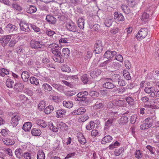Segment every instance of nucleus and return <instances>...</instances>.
Wrapping results in <instances>:
<instances>
[{
  "label": "nucleus",
  "mask_w": 159,
  "mask_h": 159,
  "mask_svg": "<svg viewBox=\"0 0 159 159\" xmlns=\"http://www.w3.org/2000/svg\"><path fill=\"white\" fill-rule=\"evenodd\" d=\"M94 52L95 54H99L102 51L103 46L102 41L98 40L96 41L94 45Z\"/></svg>",
  "instance_id": "obj_5"
},
{
  "label": "nucleus",
  "mask_w": 159,
  "mask_h": 159,
  "mask_svg": "<svg viewBox=\"0 0 159 159\" xmlns=\"http://www.w3.org/2000/svg\"><path fill=\"white\" fill-rule=\"evenodd\" d=\"M37 124L42 128H45L47 126V124L45 121L41 120H37Z\"/></svg>",
  "instance_id": "obj_49"
},
{
  "label": "nucleus",
  "mask_w": 159,
  "mask_h": 159,
  "mask_svg": "<svg viewBox=\"0 0 159 159\" xmlns=\"http://www.w3.org/2000/svg\"><path fill=\"white\" fill-rule=\"evenodd\" d=\"M56 125L57 126L58 129H59L62 131L66 130L68 129V126L65 123L63 122H58Z\"/></svg>",
  "instance_id": "obj_17"
},
{
  "label": "nucleus",
  "mask_w": 159,
  "mask_h": 159,
  "mask_svg": "<svg viewBox=\"0 0 159 159\" xmlns=\"http://www.w3.org/2000/svg\"><path fill=\"white\" fill-rule=\"evenodd\" d=\"M94 122L91 121L89 123V124L88 125L86 126V129L87 130H90L94 128Z\"/></svg>",
  "instance_id": "obj_55"
},
{
  "label": "nucleus",
  "mask_w": 159,
  "mask_h": 159,
  "mask_svg": "<svg viewBox=\"0 0 159 159\" xmlns=\"http://www.w3.org/2000/svg\"><path fill=\"white\" fill-rule=\"evenodd\" d=\"M45 33L47 35L50 37L52 36L54 34H56L55 31L49 29H47Z\"/></svg>",
  "instance_id": "obj_57"
},
{
  "label": "nucleus",
  "mask_w": 159,
  "mask_h": 159,
  "mask_svg": "<svg viewBox=\"0 0 159 159\" xmlns=\"http://www.w3.org/2000/svg\"><path fill=\"white\" fill-rule=\"evenodd\" d=\"M116 54L117 52L115 51L107 50L104 54L103 57L107 59L110 58L111 59L114 56L116 55Z\"/></svg>",
  "instance_id": "obj_12"
},
{
  "label": "nucleus",
  "mask_w": 159,
  "mask_h": 159,
  "mask_svg": "<svg viewBox=\"0 0 159 159\" xmlns=\"http://www.w3.org/2000/svg\"><path fill=\"white\" fill-rule=\"evenodd\" d=\"M91 102V100L88 97H80V105L87 106Z\"/></svg>",
  "instance_id": "obj_14"
},
{
  "label": "nucleus",
  "mask_w": 159,
  "mask_h": 159,
  "mask_svg": "<svg viewBox=\"0 0 159 159\" xmlns=\"http://www.w3.org/2000/svg\"><path fill=\"white\" fill-rule=\"evenodd\" d=\"M112 139V137L111 136L106 135L102 138L101 142L103 144H105L107 143L110 142Z\"/></svg>",
  "instance_id": "obj_20"
},
{
  "label": "nucleus",
  "mask_w": 159,
  "mask_h": 159,
  "mask_svg": "<svg viewBox=\"0 0 159 159\" xmlns=\"http://www.w3.org/2000/svg\"><path fill=\"white\" fill-rule=\"evenodd\" d=\"M62 82L65 85L70 88H73L74 87V85L70 82H69L65 80H62Z\"/></svg>",
  "instance_id": "obj_60"
},
{
  "label": "nucleus",
  "mask_w": 159,
  "mask_h": 159,
  "mask_svg": "<svg viewBox=\"0 0 159 159\" xmlns=\"http://www.w3.org/2000/svg\"><path fill=\"white\" fill-rule=\"evenodd\" d=\"M120 146V143L116 141L114 143H112L108 146V148L111 150H112L114 148H116L117 147Z\"/></svg>",
  "instance_id": "obj_43"
},
{
  "label": "nucleus",
  "mask_w": 159,
  "mask_h": 159,
  "mask_svg": "<svg viewBox=\"0 0 159 159\" xmlns=\"http://www.w3.org/2000/svg\"><path fill=\"white\" fill-rule=\"evenodd\" d=\"M125 101L124 100L120 99L114 100L112 102H110L108 104H110L111 105L110 107H112L113 106H115L116 107H120L123 106L125 104Z\"/></svg>",
  "instance_id": "obj_9"
},
{
  "label": "nucleus",
  "mask_w": 159,
  "mask_h": 159,
  "mask_svg": "<svg viewBox=\"0 0 159 159\" xmlns=\"http://www.w3.org/2000/svg\"><path fill=\"white\" fill-rule=\"evenodd\" d=\"M17 29L18 28L16 25L11 23L7 25L5 28V30L9 33L13 32L16 31Z\"/></svg>",
  "instance_id": "obj_11"
},
{
  "label": "nucleus",
  "mask_w": 159,
  "mask_h": 159,
  "mask_svg": "<svg viewBox=\"0 0 159 159\" xmlns=\"http://www.w3.org/2000/svg\"><path fill=\"white\" fill-rule=\"evenodd\" d=\"M2 140L4 144L7 145H13L15 143L13 140L8 138H5Z\"/></svg>",
  "instance_id": "obj_28"
},
{
  "label": "nucleus",
  "mask_w": 159,
  "mask_h": 159,
  "mask_svg": "<svg viewBox=\"0 0 159 159\" xmlns=\"http://www.w3.org/2000/svg\"><path fill=\"white\" fill-rule=\"evenodd\" d=\"M128 121V119L127 117L125 116H124L120 118L118 120V123L120 125L122 126L125 125Z\"/></svg>",
  "instance_id": "obj_19"
},
{
  "label": "nucleus",
  "mask_w": 159,
  "mask_h": 159,
  "mask_svg": "<svg viewBox=\"0 0 159 159\" xmlns=\"http://www.w3.org/2000/svg\"><path fill=\"white\" fill-rule=\"evenodd\" d=\"M104 106V104L103 103L97 101L93 106V108L94 109L97 110L102 108Z\"/></svg>",
  "instance_id": "obj_32"
},
{
  "label": "nucleus",
  "mask_w": 159,
  "mask_h": 159,
  "mask_svg": "<svg viewBox=\"0 0 159 159\" xmlns=\"http://www.w3.org/2000/svg\"><path fill=\"white\" fill-rule=\"evenodd\" d=\"M23 84L21 83L18 82L14 84L13 89L16 92H18L20 89H22L24 88Z\"/></svg>",
  "instance_id": "obj_21"
},
{
  "label": "nucleus",
  "mask_w": 159,
  "mask_h": 159,
  "mask_svg": "<svg viewBox=\"0 0 159 159\" xmlns=\"http://www.w3.org/2000/svg\"><path fill=\"white\" fill-rule=\"evenodd\" d=\"M66 26L68 30L74 32L75 34L74 36L75 38L79 39L80 33L77 31V27L74 23L71 21L68 22L66 24Z\"/></svg>",
  "instance_id": "obj_2"
},
{
  "label": "nucleus",
  "mask_w": 159,
  "mask_h": 159,
  "mask_svg": "<svg viewBox=\"0 0 159 159\" xmlns=\"http://www.w3.org/2000/svg\"><path fill=\"white\" fill-rule=\"evenodd\" d=\"M155 88L153 87H146L144 90V91L147 93H150L152 91H155Z\"/></svg>",
  "instance_id": "obj_54"
},
{
  "label": "nucleus",
  "mask_w": 159,
  "mask_h": 159,
  "mask_svg": "<svg viewBox=\"0 0 159 159\" xmlns=\"http://www.w3.org/2000/svg\"><path fill=\"white\" fill-rule=\"evenodd\" d=\"M148 32V30L146 28L141 29L136 35L137 39L139 40L143 39L147 36Z\"/></svg>",
  "instance_id": "obj_4"
},
{
  "label": "nucleus",
  "mask_w": 159,
  "mask_h": 159,
  "mask_svg": "<svg viewBox=\"0 0 159 159\" xmlns=\"http://www.w3.org/2000/svg\"><path fill=\"white\" fill-rule=\"evenodd\" d=\"M124 151L123 147H120L119 149H116L115 151V154L116 156L120 155Z\"/></svg>",
  "instance_id": "obj_52"
},
{
  "label": "nucleus",
  "mask_w": 159,
  "mask_h": 159,
  "mask_svg": "<svg viewBox=\"0 0 159 159\" xmlns=\"http://www.w3.org/2000/svg\"><path fill=\"white\" fill-rule=\"evenodd\" d=\"M53 109V107L52 105H49L44 109V112L45 114H48L51 113Z\"/></svg>",
  "instance_id": "obj_40"
},
{
  "label": "nucleus",
  "mask_w": 159,
  "mask_h": 159,
  "mask_svg": "<svg viewBox=\"0 0 159 159\" xmlns=\"http://www.w3.org/2000/svg\"><path fill=\"white\" fill-rule=\"evenodd\" d=\"M111 19L106 18L104 24L107 27H109L112 24V21Z\"/></svg>",
  "instance_id": "obj_46"
},
{
  "label": "nucleus",
  "mask_w": 159,
  "mask_h": 159,
  "mask_svg": "<svg viewBox=\"0 0 159 159\" xmlns=\"http://www.w3.org/2000/svg\"><path fill=\"white\" fill-rule=\"evenodd\" d=\"M37 8L33 6H29L27 7L26 11L28 13H33L37 11Z\"/></svg>",
  "instance_id": "obj_31"
},
{
  "label": "nucleus",
  "mask_w": 159,
  "mask_h": 159,
  "mask_svg": "<svg viewBox=\"0 0 159 159\" xmlns=\"http://www.w3.org/2000/svg\"><path fill=\"white\" fill-rule=\"evenodd\" d=\"M11 7L14 10L20 11L22 10L23 8L18 3L14 2L11 5Z\"/></svg>",
  "instance_id": "obj_18"
},
{
  "label": "nucleus",
  "mask_w": 159,
  "mask_h": 159,
  "mask_svg": "<svg viewBox=\"0 0 159 159\" xmlns=\"http://www.w3.org/2000/svg\"><path fill=\"white\" fill-rule=\"evenodd\" d=\"M115 120V119H109L105 122L104 128L106 129H109L110 126L114 125L113 122Z\"/></svg>",
  "instance_id": "obj_16"
},
{
  "label": "nucleus",
  "mask_w": 159,
  "mask_h": 159,
  "mask_svg": "<svg viewBox=\"0 0 159 159\" xmlns=\"http://www.w3.org/2000/svg\"><path fill=\"white\" fill-rule=\"evenodd\" d=\"M32 127L31 123L30 122H27L24 123L23 126V129L25 131H29Z\"/></svg>",
  "instance_id": "obj_29"
},
{
  "label": "nucleus",
  "mask_w": 159,
  "mask_h": 159,
  "mask_svg": "<svg viewBox=\"0 0 159 159\" xmlns=\"http://www.w3.org/2000/svg\"><path fill=\"white\" fill-rule=\"evenodd\" d=\"M91 135L93 137H95L97 136L100 135L99 131L96 129H93L91 131Z\"/></svg>",
  "instance_id": "obj_58"
},
{
  "label": "nucleus",
  "mask_w": 159,
  "mask_h": 159,
  "mask_svg": "<svg viewBox=\"0 0 159 159\" xmlns=\"http://www.w3.org/2000/svg\"><path fill=\"white\" fill-rule=\"evenodd\" d=\"M146 148L148 149L152 154H154L156 149L154 147H152L150 145H148L146 146Z\"/></svg>",
  "instance_id": "obj_59"
},
{
  "label": "nucleus",
  "mask_w": 159,
  "mask_h": 159,
  "mask_svg": "<svg viewBox=\"0 0 159 159\" xmlns=\"http://www.w3.org/2000/svg\"><path fill=\"white\" fill-rule=\"evenodd\" d=\"M48 126L50 130H52L53 132L56 133L58 132V130L57 126H55L52 123H49Z\"/></svg>",
  "instance_id": "obj_34"
},
{
  "label": "nucleus",
  "mask_w": 159,
  "mask_h": 159,
  "mask_svg": "<svg viewBox=\"0 0 159 159\" xmlns=\"http://www.w3.org/2000/svg\"><path fill=\"white\" fill-rule=\"evenodd\" d=\"M46 19L49 23L54 24L56 22V19L53 16L50 15L47 16Z\"/></svg>",
  "instance_id": "obj_27"
},
{
  "label": "nucleus",
  "mask_w": 159,
  "mask_h": 159,
  "mask_svg": "<svg viewBox=\"0 0 159 159\" xmlns=\"http://www.w3.org/2000/svg\"><path fill=\"white\" fill-rule=\"evenodd\" d=\"M63 104L64 106L68 108H71L73 106V103L71 101H64L63 102Z\"/></svg>",
  "instance_id": "obj_39"
},
{
  "label": "nucleus",
  "mask_w": 159,
  "mask_h": 159,
  "mask_svg": "<svg viewBox=\"0 0 159 159\" xmlns=\"http://www.w3.org/2000/svg\"><path fill=\"white\" fill-rule=\"evenodd\" d=\"M52 85L54 88L56 89L58 91L61 93H62L63 92L64 90V88L63 86L60 84L54 83L52 84Z\"/></svg>",
  "instance_id": "obj_23"
},
{
  "label": "nucleus",
  "mask_w": 159,
  "mask_h": 159,
  "mask_svg": "<svg viewBox=\"0 0 159 159\" xmlns=\"http://www.w3.org/2000/svg\"><path fill=\"white\" fill-rule=\"evenodd\" d=\"M15 153L16 157L18 159H20L23 155V150L20 148H17L15 150Z\"/></svg>",
  "instance_id": "obj_24"
},
{
  "label": "nucleus",
  "mask_w": 159,
  "mask_h": 159,
  "mask_svg": "<svg viewBox=\"0 0 159 159\" xmlns=\"http://www.w3.org/2000/svg\"><path fill=\"white\" fill-rule=\"evenodd\" d=\"M120 76L119 75L114 74L112 76L111 78V81L112 82L117 83Z\"/></svg>",
  "instance_id": "obj_51"
},
{
  "label": "nucleus",
  "mask_w": 159,
  "mask_h": 159,
  "mask_svg": "<svg viewBox=\"0 0 159 159\" xmlns=\"http://www.w3.org/2000/svg\"><path fill=\"white\" fill-rule=\"evenodd\" d=\"M37 159H45V156L43 150H39L37 154Z\"/></svg>",
  "instance_id": "obj_36"
},
{
  "label": "nucleus",
  "mask_w": 159,
  "mask_h": 159,
  "mask_svg": "<svg viewBox=\"0 0 159 159\" xmlns=\"http://www.w3.org/2000/svg\"><path fill=\"white\" fill-rule=\"evenodd\" d=\"M81 80L84 84H87L89 81L88 75L86 74L83 75L81 77Z\"/></svg>",
  "instance_id": "obj_48"
},
{
  "label": "nucleus",
  "mask_w": 159,
  "mask_h": 159,
  "mask_svg": "<svg viewBox=\"0 0 159 159\" xmlns=\"http://www.w3.org/2000/svg\"><path fill=\"white\" fill-rule=\"evenodd\" d=\"M66 111L64 109L58 110L56 112V116L57 118H61L65 115Z\"/></svg>",
  "instance_id": "obj_26"
},
{
  "label": "nucleus",
  "mask_w": 159,
  "mask_h": 159,
  "mask_svg": "<svg viewBox=\"0 0 159 159\" xmlns=\"http://www.w3.org/2000/svg\"><path fill=\"white\" fill-rule=\"evenodd\" d=\"M114 19L118 21H123L124 20V17L122 14L118 12H114Z\"/></svg>",
  "instance_id": "obj_15"
},
{
  "label": "nucleus",
  "mask_w": 159,
  "mask_h": 159,
  "mask_svg": "<svg viewBox=\"0 0 159 159\" xmlns=\"http://www.w3.org/2000/svg\"><path fill=\"white\" fill-rule=\"evenodd\" d=\"M21 77L23 81L27 82L28 80V79L30 77L29 72L26 71H23L21 74Z\"/></svg>",
  "instance_id": "obj_22"
},
{
  "label": "nucleus",
  "mask_w": 159,
  "mask_h": 159,
  "mask_svg": "<svg viewBox=\"0 0 159 159\" xmlns=\"http://www.w3.org/2000/svg\"><path fill=\"white\" fill-rule=\"evenodd\" d=\"M20 30L26 33H29L31 32L30 29L29 27L30 24L25 23L23 22H21L19 24Z\"/></svg>",
  "instance_id": "obj_10"
},
{
  "label": "nucleus",
  "mask_w": 159,
  "mask_h": 159,
  "mask_svg": "<svg viewBox=\"0 0 159 159\" xmlns=\"http://www.w3.org/2000/svg\"><path fill=\"white\" fill-rule=\"evenodd\" d=\"M101 73L99 69H95L90 73V76L92 78H95L100 75Z\"/></svg>",
  "instance_id": "obj_30"
},
{
  "label": "nucleus",
  "mask_w": 159,
  "mask_h": 159,
  "mask_svg": "<svg viewBox=\"0 0 159 159\" xmlns=\"http://www.w3.org/2000/svg\"><path fill=\"white\" fill-rule=\"evenodd\" d=\"M32 134L34 136H39L41 134V130L36 128H34L31 130Z\"/></svg>",
  "instance_id": "obj_33"
},
{
  "label": "nucleus",
  "mask_w": 159,
  "mask_h": 159,
  "mask_svg": "<svg viewBox=\"0 0 159 159\" xmlns=\"http://www.w3.org/2000/svg\"><path fill=\"white\" fill-rule=\"evenodd\" d=\"M135 155L136 158L139 159L142 157L143 153L140 150H137L135 152Z\"/></svg>",
  "instance_id": "obj_53"
},
{
  "label": "nucleus",
  "mask_w": 159,
  "mask_h": 159,
  "mask_svg": "<svg viewBox=\"0 0 159 159\" xmlns=\"http://www.w3.org/2000/svg\"><path fill=\"white\" fill-rule=\"evenodd\" d=\"M105 82L102 85V86L107 89H112L116 88V86L112 83L111 79L106 78L105 80Z\"/></svg>",
  "instance_id": "obj_7"
},
{
  "label": "nucleus",
  "mask_w": 159,
  "mask_h": 159,
  "mask_svg": "<svg viewBox=\"0 0 159 159\" xmlns=\"http://www.w3.org/2000/svg\"><path fill=\"white\" fill-rule=\"evenodd\" d=\"M155 117H149L145 119L144 120L145 127L148 129L149 128L153 125V123L154 122Z\"/></svg>",
  "instance_id": "obj_8"
},
{
  "label": "nucleus",
  "mask_w": 159,
  "mask_h": 159,
  "mask_svg": "<svg viewBox=\"0 0 159 159\" xmlns=\"http://www.w3.org/2000/svg\"><path fill=\"white\" fill-rule=\"evenodd\" d=\"M62 53L63 54L65 57L67 58L69 56L70 51L68 48H64L62 49Z\"/></svg>",
  "instance_id": "obj_42"
},
{
  "label": "nucleus",
  "mask_w": 159,
  "mask_h": 159,
  "mask_svg": "<svg viewBox=\"0 0 159 159\" xmlns=\"http://www.w3.org/2000/svg\"><path fill=\"white\" fill-rule=\"evenodd\" d=\"M9 74V72L7 69L4 68H0V76L4 77L5 75Z\"/></svg>",
  "instance_id": "obj_37"
},
{
  "label": "nucleus",
  "mask_w": 159,
  "mask_h": 159,
  "mask_svg": "<svg viewBox=\"0 0 159 159\" xmlns=\"http://www.w3.org/2000/svg\"><path fill=\"white\" fill-rule=\"evenodd\" d=\"M46 106L45 102L44 101H42L39 103L38 105V109L39 110L42 111L44 109Z\"/></svg>",
  "instance_id": "obj_44"
},
{
  "label": "nucleus",
  "mask_w": 159,
  "mask_h": 159,
  "mask_svg": "<svg viewBox=\"0 0 159 159\" xmlns=\"http://www.w3.org/2000/svg\"><path fill=\"white\" fill-rule=\"evenodd\" d=\"M125 100L129 104L131 105L133 104L134 101L133 98L130 97H128L125 98Z\"/></svg>",
  "instance_id": "obj_62"
},
{
  "label": "nucleus",
  "mask_w": 159,
  "mask_h": 159,
  "mask_svg": "<svg viewBox=\"0 0 159 159\" xmlns=\"http://www.w3.org/2000/svg\"><path fill=\"white\" fill-rule=\"evenodd\" d=\"M20 119L18 115H16L11 117V123L13 127L16 126L18 124V122Z\"/></svg>",
  "instance_id": "obj_13"
},
{
  "label": "nucleus",
  "mask_w": 159,
  "mask_h": 159,
  "mask_svg": "<svg viewBox=\"0 0 159 159\" xmlns=\"http://www.w3.org/2000/svg\"><path fill=\"white\" fill-rule=\"evenodd\" d=\"M90 27V28L92 27L94 30L97 31H98L100 28V26L97 24H95L93 25H92Z\"/></svg>",
  "instance_id": "obj_61"
},
{
  "label": "nucleus",
  "mask_w": 159,
  "mask_h": 159,
  "mask_svg": "<svg viewBox=\"0 0 159 159\" xmlns=\"http://www.w3.org/2000/svg\"><path fill=\"white\" fill-rule=\"evenodd\" d=\"M6 84L8 88H13V85L14 84V81L8 78L6 81Z\"/></svg>",
  "instance_id": "obj_35"
},
{
  "label": "nucleus",
  "mask_w": 159,
  "mask_h": 159,
  "mask_svg": "<svg viewBox=\"0 0 159 159\" xmlns=\"http://www.w3.org/2000/svg\"><path fill=\"white\" fill-rule=\"evenodd\" d=\"M117 83H118V84L121 86H124L126 84L125 80L121 76H120Z\"/></svg>",
  "instance_id": "obj_47"
},
{
  "label": "nucleus",
  "mask_w": 159,
  "mask_h": 159,
  "mask_svg": "<svg viewBox=\"0 0 159 159\" xmlns=\"http://www.w3.org/2000/svg\"><path fill=\"white\" fill-rule=\"evenodd\" d=\"M30 25L31 28L35 32H38L40 31V29L35 25L32 24H30Z\"/></svg>",
  "instance_id": "obj_56"
},
{
  "label": "nucleus",
  "mask_w": 159,
  "mask_h": 159,
  "mask_svg": "<svg viewBox=\"0 0 159 159\" xmlns=\"http://www.w3.org/2000/svg\"><path fill=\"white\" fill-rule=\"evenodd\" d=\"M30 46L32 48L39 50L43 48L44 45L41 41L32 40L30 42Z\"/></svg>",
  "instance_id": "obj_3"
},
{
  "label": "nucleus",
  "mask_w": 159,
  "mask_h": 159,
  "mask_svg": "<svg viewBox=\"0 0 159 159\" xmlns=\"http://www.w3.org/2000/svg\"><path fill=\"white\" fill-rule=\"evenodd\" d=\"M30 81L31 84L37 85L39 84V81L38 79L32 76L30 78Z\"/></svg>",
  "instance_id": "obj_41"
},
{
  "label": "nucleus",
  "mask_w": 159,
  "mask_h": 159,
  "mask_svg": "<svg viewBox=\"0 0 159 159\" xmlns=\"http://www.w3.org/2000/svg\"><path fill=\"white\" fill-rule=\"evenodd\" d=\"M23 156L25 159H31V155L29 152H25Z\"/></svg>",
  "instance_id": "obj_64"
},
{
  "label": "nucleus",
  "mask_w": 159,
  "mask_h": 159,
  "mask_svg": "<svg viewBox=\"0 0 159 159\" xmlns=\"http://www.w3.org/2000/svg\"><path fill=\"white\" fill-rule=\"evenodd\" d=\"M61 70L64 72H69L70 71L71 69L67 65H63L61 66Z\"/></svg>",
  "instance_id": "obj_45"
},
{
  "label": "nucleus",
  "mask_w": 159,
  "mask_h": 159,
  "mask_svg": "<svg viewBox=\"0 0 159 159\" xmlns=\"http://www.w3.org/2000/svg\"><path fill=\"white\" fill-rule=\"evenodd\" d=\"M48 47L49 48H51V50L54 55L53 57L54 61L60 63H63L64 59L61 53V48L58 45L55 43H53L49 45Z\"/></svg>",
  "instance_id": "obj_1"
},
{
  "label": "nucleus",
  "mask_w": 159,
  "mask_h": 159,
  "mask_svg": "<svg viewBox=\"0 0 159 159\" xmlns=\"http://www.w3.org/2000/svg\"><path fill=\"white\" fill-rule=\"evenodd\" d=\"M150 16V15L147 12H144L143 14L141 17V19L142 21L145 22L147 21L148 19Z\"/></svg>",
  "instance_id": "obj_38"
},
{
  "label": "nucleus",
  "mask_w": 159,
  "mask_h": 159,
  "mask_svg": "<svg viewBox=\"0 0 159 159\" xmlns=\"http://www.w3.org/2000/svg\"><path fill=\"white\" fill-rule=\"evenodd\" d=\"M44 91L47 93L50 92L52 89V87L47 83H44L43 84L42 86Z\"/></svg>",
  "instance_id": "obj_25"
},
{
  "label": "nucleus",
  "mask_w": 159,
  "mask_h": 159,
  "mask_svg": "<svg viewBox=\"0 0 159 159\" xmlns=\"http://www.w3.org/2000/svg\"><path fill=\"white\" fill-rule=\"evenodd\" d=\"M93 53L92 52L88 51L87 52L86 56L84 58L86 60L90 59L92 56Z\"/></svg>",
  "instance_id": "obj_63"
},
{
  "label": "nucleus",
  "mask_w": 159,
  "mask_h": 159,
  "mask_svg": "<svg viewBox=\"0 0 159 159\" xmlns=\"http://www.w3.org/2000/svg\"><path fill=\"white\" fill-rule=\"evenodd\" d=\"M121 8L124 12L126 14H128L130 12V9L125 5H123L121 7Z\"/></svg>",
  "instance_id": "obj_50"
},
{
  "label": "nucleus",
  "mask_w": 159,
  "mask_h": 159,
  "mask_svg": "<svg viewBox=\"0 0 159 159\" xmlns=\"http://www.w3.org/2000/svg\"><path fill=\"white\" fill-rule=\"evenodd\" d=\"M12 35H8L3 36L0 38V42L3 47H5L8 43Z\"/></svg>",
  "instance_id": "obj_6"
}]
</instances>
